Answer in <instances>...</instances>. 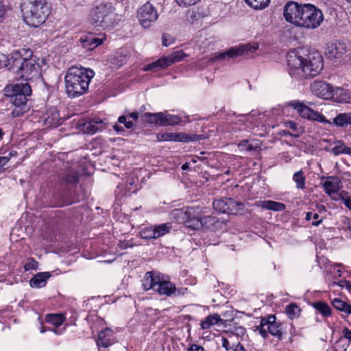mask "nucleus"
<instances>
[{
  "label": "nucleus",
  "mask_w": 351,
  "mask_h": 351,
  "mask_svg": "<svg viewBox=\"0 0 351 351\" xmlns=\"http://www.w3.org/2000/svg\"><path fill=\"white\" fill-rule=\"evenodd\" d=\"M287 60L289 73L297 80L315 77L324 67L322 56L317 51L309 53L304 58L295 51H291L287 55Z\"/></svg>",
  "instance_id": "f257e3e1"
},
{
  "label": "nucleus",
  "mask_w": 351,
  "mask_h": 351,
  "mask_svg": "<svg viewBox=\"0 0 351 351\" xmlns=\"http://www.w3.org/2000/svg\"><path fill=\"white\" fill-rule=\"evenodd\" d=\"M125 10L126 7L121 1H104L92 8L88 19L94 27L106 29L119 21Z\"/></svg>",
  "instance_id": "f03ea898"
},
{
  "label": "nucleus",
  "mask_w": 351,
  "mask_h": 351,
  "mask_svg": "<svg viewBox=\"0 0 351 351\" xmlns=\"http://www.w3.org/2000/svg\"><path fill=\"white\" fill-rule=\"evenodd\" d=\"M95 75L91 69L71 66L64 76L65 90L69 97H78L88 90L90 82Z\"/></svg>",
  "instance_id": "7ed1b4c3"
},
{
  "label": "nucleus",
  "mask_w": 351,
  "mask_h": 351,
  "mask_svg": "<svg viewBox=\"0 0 351 351\" xmlns=\"http://www.w3.org/2000/svg\"><path fill=\"white\" fill-rule=\"evenodd\" d=\"M24 52L25 49H21L11 54L9 59L10 69L25 81L39 78L41 75L43 61L33 57L32 51H29L30 58H24Z\"/></svg>",
  "instance_id": "20e7f679"
},
{
  "label": "nucleus",
  "mask_w": 351,
  "mask_h": 351,
  "mask_svg": "<svg viewBox=\"0 0 351 351\" xmlns=\"http://www.w3.org/2000/svg\"><path fill=\"white\" fill-rule=\"evenodd\" d=\"M21 9L24 21L34 27L44 23L50 14L47 0H22Z\"/></svg>",
  "instance_id": "39448f33"
},
{
  "label": "nucleus",
  "mask_w": 351,
  "mask_h": 351,
  "mask_svg": "<svg viewBox=\"0 0 351 351\" xmlns=\"http://www.w3.org/2000/svg\"><path fill=\"white\" fill-rule=\"evenodd\" d=\"M289 106H292L300 116L304 119L327 123L330 125L334 124L337 127H345L351 124V112L340 113L333 119V121H330L319 112L313 110L299 101H293L289 103Z\"/></svg>",
  "instance_id": "423d86ee"
},
{
  "label": "nucleus",
  "mask_w": 351,
  "mask_h": 351,
  "mask_svg": "<svg viewBox=\"0 0 351 351\" xmlns=\"http://www.w3.org/2000/svg\"><path fill=\"white\" fill-rule=\"evenodd\" d=\"M5 91L10 97L11 103L15 106L12 111L14 117H19L28 110L27 96L32 94V89L27 83H16L8 85L5 87Z\"/></svg>",
  "instance_id": "0eeeda50"
},
{
  "label": "nucleus",
  "mask_w": 351,
  "mask_h": 351,
  "mask_svg": "<svg viewBox=\"0 0 351 351\" xmlns=\"http://www.w3.org/2000/svg\"><path fill=\"white\" fill-rule=\"evenodd\" d=\"M202 214H206L203 207L190 206L181 209H175L171 213L173 218L192 230H199L202 228Z\"/></svg>",
  "instance_id": "6e6552de"
},
{
  "label": "nucleus",
  "mask_w": 351,
  "mask_h": 351,
  "mask_svg": "<svg viewBox=\"0 0 351 351\" xmlns=\"http://www.w3.org/2000/svg\"><path fill=\"white\" fill-rule=\"evenodd\" d=\"M299 27L306 29H315L319 27L324 19L321 10L312 4H304L301 14Z\"/></svg>",
  "instance_id": "1a4fd4ad"
},
{
  "label": "nucleus",
  "mask_w": 351,
  "mask_h": 351,
  "mask_svg": "<svg viewBox=\"0 0 351 351\" xmlns=\"http://www.w3.org/2000/svg\"><path fill=\"white\" fill-rule=\"evenodd\" d=\"M276 317L274 315H270L267 317L261 319L258 326L259 332L263 338L267 337V333L275 336L281 340L282 338V325L276 322Z\"/></svg>",
  "instance_id": "9d476101"
},
{
  "label": "nucleus",
  "mask_w": 351,
  "mask_h": 351,
  "mask_svg": "<svg viewBox=\"0 0 351 351\" xmlns=\"http://www.w3.org/2000/svg\"><path fill=\"white\" fill-rule=\"evenodd\" d=\"M158 19V11L149 2H146L137 11V19L143 28L151 27Z\"/></svg>",
  "instance_id": "9b49d317"
},
{
  "label": "nucleus",
  "mask_w": 351,
  "mask_h": 351,
  "mask_svg": "<svg viewBox=\"0 0 351 351\" xmlns=\"http://www.w3.org/2000/svg\"><path fill=\"white\" fill-rule=\"evenodd\" d=\"M213 206L215 210L220 213L232 215H237L243 208L241 203L232 198L215 199L213 201Z\"/></svg>",
  "instance_id": "f8f14e48"
},
{
  "label": "nucleus",
  "mask_w": 351,
  "mask_h": 351,
  "mask_svg": "<svg viewBox=\"0 0 351 351\" xmlns=\"http://www.w3.org/2000/svg\"><path fill=\"white\" fill-rule=\"evenodd\" d=\"M303 5L304 4H299L295 1L288 2L284 7V17L285 20L299 27Z\"/></svg>",
  "instance_id": "ddd939ff"
},
{
  "label": "nucleus",
  "mask_w": 351,
  "mask_h": 351,
  "mask_svg": "<svg viewBox=\"0 0 351 351\" xmlns=\"http://www.w3.org/2000/svg\"><path fill=\"white\" fill-rule=\"evenodd\" d=\"M348 51V47L345 42L341 40L330 41L326 45L325 55L330 60L340 59Z\"/></svg>",
  "instance_id": "4468645a"
},
{
  "label": "nucleus",
  "mask_w": 351,
  "mask_h": 351,
  "mask_svg": "<svg viewBox=\"0 0 351 351\" xmlns=\"http://www.w3.org/2000/svg\"><path fill=\"white\" fill-rule=\"evenodd\" d=\"M157 139L159 141L190 142L197 141L201 138L199 135H189L183 132H164L158 134Z\"/></svg>",
  "instance_id": "2eb2a0df"
},
{
  "label": "nucleus",
  "mask_w": 351,
  "mask_h": 351,
  "mask_svg": "<svg viewBox=\"0 0 351 351\" xmlns=\"http://www.w3.org/2000/svg\"><path fill=\"white\" fill-rule=\"evenodd\" d=\"M332 87L328 83L315 81L311 86L312 93L318 97L330 99L332 93Z\"/></svg>",
  "instance_id": "dca6fc26"
},
{
  "label": "nucleus",
  "mask_w": 351,
  "mask_h": 351,
  "mask_svg": "<svg viewBox=\"0 0 351 351\" xmlns=\"http://www.w3.org/2000/svg\"><path fill=\"white\" fill-rule=\"evenodd\" d=\"M114 343L115 338L113 331L110 328H106L98 333L96 343L99 349L101 347L107 348Z\"/></svg>",
  "instance_id": "f3484780"
},
{
  "label": "nucleus",
  "mask_w": 351,
  "mask_h": 351,
  "mask_svg": "<svg viewBox=\"0 0 351 351\" xmlns=\"http://www.w3.org/2000/svg\"><path fill=\"white\" fill-rule=\"evenodd\" d=\"M161 275L158 273L152 271H147L145 273L143 280L142 286L146 291L152 289L156 291L158 284L160 282Z\"/></svg>",
  "instance_id": "a211bd4d"
},
{
  "label": "nucleus",
  "mask_w": 351,
  "mask_h": 351,
  "mask_svg": "<svg viewBox=\"0 0 351 351\" xmlns=\"http://www.w3.org/2000/svg\"><path fill=\"white\" fill-rule=\"evenodd\" d=\"M156 291L160 295H166L167 296L173 294L176 295L177 292L179 293V291L176 289L175 285L169 280L165 279L163 276H160Z\"/></svg>",
  "instance_id": "6ab92c4d"
},
{
  "label": "nucleus",
  "mask_w": 351,
  "mask_h": 351,
  "mask_svg": "<svg viewBox=\"0 0 351 351\" xmlns=\"http://www.w3.org/2000/svg\"><path fill=\"white\" fill-rule=\"evenodd\" d=\"M103 40V38L96 37L93 34H88L82 36L80 39V41L83 48L86 49L87 50L94 49L97 46L101 45Z\"/></svg>",
  "instance_id": "aec40b11"
},
{
  "label": "nucleus",
  "mask_w": 351,
  "mask_h": 351,
  "mask_svg": "<svg viewBox=\"0 0 351 351\" xmlns=\"http://www.w3.org/2000/svg\"><path fill=\"white\" fill-rule=\"evenodd\" d=\"M324 191L328 195L337 193L341 188V181L338 177L330 176L323 183Z\"/></svg>",
  "instance_id": "412c9836"
},
{
  "label": "nucleus",
  "mask_w": 351,
  "mask_h": 351,
  "mask_svg": "<svg viewBox=\"0 0 351 351\" xmlns=\"http://www.w3.org/2000/svg\"><path fill=\"white\" fill-rule=\"evenodd\" d=\"M64 317L62 314H50L46 316V321L54 326L53 328L48 330L53 331L56 335H62L64 328L58 329V326L62 325L64 322Z\"/></svg>",
  "instance_id": "4be33fe9"
},
{
  "label": "nucleus",
  "mask_w": 351,
  "mask_h": 351,
  "mask_svg": "<svg viewBox=\"0 0 351 351\" xmlns=\"http://www.w3.org/2000/svg\"><path fill=\"white\" fill-rule=\"evenodd\" d=\"M330 99L337 103H349L350 102L351 97L350 92L348 90L337 87L332 88V93H331Z\"/></svg>",
  "instance_id": "5701e85b"
},
{
  "label": "nucleus",
  "mask_w": 351,
  "mask_h": 351,
  "mask_svg": "<svg viewBox=\"0 0 351 351\" xmlns=\"http://www.w3.org/2000/svg\"><path fill=\"white\" fill-rule=\"evenodd\" d=\"M43 119L45 125L56 126L59 123L60 115L55 108H50L43 114Z\"/></svg>",
  "instance_id": "b1692460"
},
{
  "label": "nucleus",
  "mask_w": 351,
  "mask_h": 351,
  "mask_svg": "<svg viewBox=\"0 0 351 351\" xmlns=\"http://www.w3.org/2000/svg\"><path fill=\"white\" fill-rule=\"evenodd\" d=\"M258 49L257 43L246 44L241 45L238 47L230 48L229 54L230 56H239L247 53L248 52L254 53Z\"/></svg>",
  "instance_id": "393cba45"
},
{
  "label": "nucleus",
  "mask_w": 351,
  "mask_h": 351,
  "mask_svg": "<svg viewBox=\"0 0 351 351\" xmlns=\"http://www.w3.org/2000/svg\"><path fill=\"white\" fill-rule=\"evenodd\" d=\"M226 320H223L221 319L219 315L217 313H214L207 316L202 322H201V328L202 330H206L210 328L212 326L217 324H220L223 326H226Z\"/></svg>",
  "instance_id": "a878e982"
},
{
  "label": "nucleus",
  "mask_w": 351,
  "mask_h": 351,
  "mask_svg": "<svg viewBox=\"0 0 351 351\" xmlns=\"http://www.w3.org/2000/svg\"><path fill=\"white\" fill-rule=\"evenodd\" d=\"M50 276L49 272H39L30 280V286L33 288H42L46 285L47 280Z\"/></svg>",
  "instance_id": "bb28decb"
},
{
  "label": "nucleus",
  "mask_w": 351,
  "mask_h": 351,
  "mask_svg": "<svg viewBox=\"0 0 351 351\" xmlns=\"http://www.w3.org/2000/svg\"><path fill=\"white\" fill-rule=\"evenodd\" d=\"M258 206L264 209L274 211H283L286 208V206L284 204L271 200L260 201L258 203Z\"/></svg>",
  "instance_id": "cd10ccee"
},
{
  "label": "nucleus",
  "mask_w": 351,
  "mask_h": 351,
  "mask_svg": "<svg viewBox=\"0 0 351 351\" xmlns=\"http://www.w3.org/2000/svg\"><path fill=\"white\" fill-rule=\"evenodd\" d=\"M334 143L335 146L330 149V152L335 156L351 154V148L347 147L343 141H336Z\"/></svg>",
  "instance_id": "c85d7f7f"
},
{
  "label": "nucleus",
  "mask_w": 351,
  "mask_h": 351,
  "mask_svg": "<svg viewBox=\"0 0 351 351\" xmlns=\"http://www.w3.org/2000/svg\"><path fill=\"white\" fill-rule=\"evenodd\" d=\"M160 126L175 125L181 121V119L177 115L161 112Z\"/></svg>",
  "instance_id": "c756f323"
},
{
  "label": "nucleus",
  "mask_w": 351,
  "mask_h": 351,
  "mask_svg": "<svg viewBox=\"0 0 351 351\" xmlns=\"http://www.w3.org/2000/svg\"><path fill=\"white\" fill-rule=\"evenodd\" d=\"M154 228L156 239L169 233L172 229V225L171 223L167 222L159 225H155L154 226Z\"/></svg>",
  "instance_id": "7c9ffc66"
},
{
  "label": "nucleus",
  "mask_w": 351,
  "mask_h": 351,
  "mask_svg": "<svg viewBox=\"0 0 351 351\" xmlns=\"http://www.w3.org/2000/svg\"><path fill=\"white\" fill-rule=\"evenodd\" d=\"M101 121L91 120L86 121L82 124V130L86 134H93L97 132L99 129V124L101 123Z\"/></svg>",
  "instance_id": "2f4dec72"
},
{
  "label": "nucleus",
  "mask_w": 351,
  "mask_h": 351,
  "mask_svg": "<svg viewBox=\"0 0 351 351\" xmlns=\"http://www.w3.org/2000/svg\"><path fill=\"white\" fill-rule=\"evenodd\" d=\"M167 64L166 63V61L165 60V58H161L158 59V60L153 62L150 64H148L146 65L143 70L144 71H158L162 69L167 68Z\"/></svg>",
  "instance_id": "473e14b6"
},
{
  "label": "nucleus",
  "mask_w": 351,
  "mask_h": 351,
  "mask_svg": "<svg viewBox=\"0 0 351 351\" xmlns=\"http://www.w3.org/2000/svg\"><path fill=\"white\" fill-rule=\"evenodd\" d=\"M186 56V55L182 50H180L176 51L173 53L170 54L169 56L164 58L167 64V66H169L170 65L176 62H180Z\"/></svg>",
  "instance_id": "72a5a7b5"
},
{
  "label": "nucleus",
  "mask_w": 351,
  "mask_h": 351,
  "mask_svg": "<svg viewBox=\"0 0 351 351\" xmlns=\"http://www.w3.org/2000/svg\"><path fill=\"white\" fill-rule=\"evenodd\" d=\"M332 302L333 306L337 310L341 311L347 315L351 314V306L348 304L347 302L339 298H335Z\"/></svg>",
  "instance_id": "f704fd0d"
},
{
  "label": "nucleus",
  "mask_w": 351,
  "mask_h": 351,
  "mask_svg": "<svg viewBox=\"0 0 351 351\" xmlns=\"http://www.w3.org/2000/svg\"><path fill=\"white\" fill-rule=\"evenodd\" d=\"M201 222L202 228H211L216 225L218 220L215 217L202 214Z\"/></svg>",
  "instance_id": "c9c22d12"
},
{
  "label": "nucleus",
  "mask_w": 351,
  "mask_h": 351,
  "mask_svg": "<svg viewBox=\"0 0 351 351\" xmlns=\"http://www.w3.org/2000/svg\"><path fill=\"white\" fill-rule=\"evenodd\" d=\"M254 114H248L247 115L245 114H241L237 117V120L236 121V123H238L242 125H244L245 129H247L251 128L250 125H251L252 122L254 120Z\"/></svg>",
  "instance_id": "e433bc0d"
},
{
  "label": "nucleus",
  "mask_w": 351,
  "mask_h": 351,
  "mask_svg": "<svg viewBox=\"0 0 351 351\" xmlns=\"http://www.w3.org/2000/svg\"><path fill=\"white\" fill-rule=\"evenodd\" d=\"M285 125L287 128L292 130V132H285L286 135H289L295 138L300 136L302 131L298 128L296 123L293 121H287L285 122Z\"/></svg>",
  "instance_id": "4c0bfd02"
},
{
  "label": "nucleus",
  "mask_w": 351,
  "mask_h": 351,
  "mask_svg": "<svg viewBox=\"0 0 351 351\" xmlns=\"http://www.w3.org/2000/svg\"><path fill=\"white\" fill-rule=\"evenodd\" d=\"M313 307L322 315L330 316L331 315V309L329 306L323 302H315L313 304Z\"/></svg>",
  "instance_id": "58836bf2"
},
{
  "label": "nucleus",
  "mask_w": 351,
  "mask_h": 351,
  "mask_svg": "<svg viewBox=\"0 0 351 351\" xmlns=\"http://www.w3.org/2000/svg\"><path fill=\"white\" fill-rule=\"evenodd\" d=\"M161 112L151 113L147 112L143 115L144 120L148 123H154L160 125L161 122Z\"/></svg>",
  "instance_id": "ea45409f"
},
{
  "label": "nucleus",
  "mask_w": 351,
  "mask_h": 351,
  "mask_svg": "<svg viewBox=\"0 0 351 351\" xmlns=\"http://www.w3.org/2000/svg\"><path fill=\"white\" fill-rule=\"evenodd\" d=\"M245 1L254 10H262L269 5L270 0H245Z\"/></svg>",
  "instance_id": "a19ab883"
},
{
  "label": "nucleus",
  "mask_w": 351,
  "mask_h": 351,
  "mask_svg": "<svg viewBox=\"0 0 351 351\" xmlns=\"http://www.w3.org/2000/svg\"><path fill=\"white\" fill-rule=\"evenodd\" d=\"M300 313V307L294 303L290 304L286 307V313L291 319H293L299 317Z\"/></svg>",
  "instance_id": "79ce46f5"
},
{
  "label": "nucleus",
  "mask_w": 351,
  "mask_h": 351,
  "mask_svg": "<svg viewBox=\"0 0 351 351\" xmlns=\"http://www.w3.org/2000/svg\"><path fill=\"white\" fill-rule=\"evenodd\" d=\"M293 181L296 183V188L298 189H305L306 178L303 175L302 171H299L293 174Z\"/></svg>",
  "instance_id": "37998d69"
},
{
  "label": "nucleus",
  "mask_w": 351,
  "mask_h": 351,
  "mask_svg": "<svg viewBox=\"0 0 351 351\" xmlns=\"http://www.w3.org/2000/svg\"><path fill=\"white\" fill-rule=\"evenodd\" d=\"M140 237L143 239L151 240L156 239L154 226L146 227L140 232Z\"/></svg>",
  "instance_id": "c03bdc74"
},
{
  "label": "nucleus",
  "mask_w": 351,
  "mask_h": 351,
  "mask_svg": "<svg viewBox=\"0 0 351 351\" xmlns=\"http://www.w3.org/2000/svg\"><path fill=\"white\" fill-rule=\"evenodd\" d=\"M319 217V215L317 213H313L311 212H307L306 213L305 219L307 221H310L311 219H315V221H313L312 222V225L317 226H319L322 222V219H319L318 220Z\"/></svg>",
  "instance_id": "a18cd8bd"
},
{
  "label": "nucleus",
  "mask_w": 351,
  "mask_h": 351,
  "mask_svg": "<svg viewBox=\"0 0 351 351\" xmlns=\"http://www.w3.org/2000/svg\"><path fill=\"white\" fill-rule=\"evenodd\" d=\"M339 198L343 202L344 205L351 210V199L348 195V192L342 191L339 193Z\"/></svg>",
  "instance_id": "49530a36"
},
{
  "label": "nucleus",
  "mask_w": 351,
  "mask_h": 351,
  "mask_svg": "<svg viewBox=\"0 0 351 351\" xmlns=\"http://www.w3.org/2000/svg\"><path fill=\"white\" fill-rule=\"evenodd\" d=\"M66 182L69 184H75L78 182V176L76 172L72 171L64 177Z\"/></svg>",
  "instance_id": "de8ad7c7"
},
{
  "label": "nucleus",
  "mask_w": 351,
  "mask_h": 351,
  "mask_svg": "<svg viewBox=\"0 0 351 351\" xmlns=\"http://www.w3.org/2000/svg\"><path fill=\"white\" fill-rule=\"evenodd\" d=\"M38 262L34 258H30L27 260V263L25 265L24 269L25 271L34 270L38 268Z\"/></svg>",
  "instance_id": "09e8293b"
},
{
  "label": "nucleus",
  "mask_w": 351,
  "mask_h": 351,
  "mask_svg": "<svg viewBox=\"0 0 351 351\" xmlns=\"http://www.w3.org/2000/svg\"><path fill=\"white\" fill-rule=\"evenodd\" d=\"M230 51V49H228L227 51L226 52H223V53H219L218 54H215L213 58H212V61L213 62H215V61H217V60H224L226 58V57H228V58H234V57H237V56H230L229 54V52Z\"/></svg>",
  "instance_id": "8fccbe9b"
},
{
  "label": "nucleus",
  "mask_w": 351,
  "mask_h": 351,
  "mask_svg": "<svg viewBox=\"0 0 351 351\" xmlns=\"http://www.w3.org/2000/svg\"><path fill=\"white\" fill-rule=\"evenodd\" d=\"M238 147L240 150L251 151L253 149L252 145L246 140L241 141L239 143Z\"/></svg>",
  "instance_id": "3c124183"
},
{
  "label": "nucleus",
  "mask_w": 351,
  "mask_h": 351,
  "mask_svg": "<svg viewBox=\"0 0 351 351\" xmlns=\"http://www.w3.org/2000/svg\"><path fill=\"white\" fill-rule=\"evenodd\" d=\"M180 6L187 7L195 4L199 0H176Z\"/></svg>",
  "instance_id": "603ef678"
},
{
  "label": "nucleus",
  "mask_w": 351,
  "mask_h": 351,
  "mask_svg": "<svg viewBox=\"0 0 351 351\" xmlns=\"http://www.w3.org/2000/svg\"><path fill=\"white\" fill-rule=\"evenodd\" d=\"M162 45L165 47H168L173 43V39L171 36H170L167 34H163L162 37Z\"/></svg>",
  "instance_id": "864d4df0"
},
{
  "label": "nucleus",
  "mask_w": 351,
  "mask_h": 351,
  "mask_svg": "<svg viewBox=\"0 0 351 351\" xmlns=\"http://www.w3.org/2000/svg\"><path fill=\"white\" fill-rule=\"evenodd\" d=\"M119 121L121 123H123L125 127L128 129H131L134 126L133 122L131 121H127L125 116L119 117Z\"/></svg>",
  "instance_id": "5fc2aeb1"
},
{
  "label": "nucleus",
  "mask_w": 351,
  "mask_h": 351,
  "mask_svg": "<svg viewBox=\"0 0 351 351\" xmlns=\"http://www.w3.org/2000/svg\"><path fill=\"white\" fill-rule=\"evenodd\" d=\"M8 10L7 6L3 1H0V23H1L6 14Z\"/></svg>",
  "instance_id": "6e6d98bb"
},
{
  "label": "nucleus",
  "mask_w": 351,
  "mask_h": 351,
  "mask_svg": "<svg viewBox=\"0 0 351 351\" xmlns=\"http://www.w3.org/2000/svg\"><path fill=\"white\" fill-rule=\"evenodd\" d=\"M349 282H349V281H347V280H341V281H339V282H337L334 281V282H331L329 285H330V287H334V286L337 285V286H339V287H345V288H346V287H347V286L348 285Z\"/></svg>",
  "instance_id": "4d7b16f0"
},
{
  "label": "nucleus",
  "mask_w": 351,
  "mask_h": 351,
  "mask_svg": "<svg viewBox=\"0 0 351 351\" xmlns=\"http://www.w3.org/2000/svg\"><path fill=\"white\" fill-rule=\"evenodd\" d=\"M342 334L344 338L351 341V330H349L347 327H344L342 330Z\"/></svg>",
  "instance_id": "13d9d810"
},
{
  "label": "nucleus",
  "mask_w": 351,
  "mask_h": 351,
  "mask_svg": "<svg viewBox=\"0 0 351 351\" xmlns=\"http://www.w3.org/2000/svg\"><path fill=\"white\" fill-rule=\"evenodd\" d=\"M188 351H204V348L197 344H192L189 348Z\"/></svg>",
  "instance_id": "bf43d9fd"
},
{
  "label": "nucleus",
  "mask_w": 351,
  "mask_h": 351,
  "mask_svg": "<svg viewBox=\"0 0 351 351\" xmlns=\"http://www.w3.org/2000/svg\"><path fill=\"white\" fill-rule=\"evenodd\" d=\"M221 345H222V347H223L226 350H230V347H229L230 343H229V341L226 338L222 337Z\"/></svg>",
  "instance_id": "052dcab7"
},
{
  "label": "nucleus",
  "mask_w": 351,
  "mask_h": 351,
  "mask_svg": "<svg viewBox=\"0 0 351 351\" xmlns=\"http://www.w3.org/2000/svg\"><path fill=\"white\" fill-rule=\"evenodd\" d=\"M234 351H246L244 347L241 344L238 343L234 349Z\"/></svg>",
  "instance_id": "680f3d73"
},
{
  "label": "nucleus",
  "mask_w": 351,
  "mask_h": 351,
  "mask_svg": "<svg viewBox=\"0 0 351 351\" xmlns=\"http://www.w3.org/2000/svg\"><path fill=\"white\" fill-rule=\"evenodd\" d=\"M130 117L134 120H137L138 118V113L136 112H134L130 114Z\"/></svg>",
  "instance_id": "e2e57ef3"
},
{
  "label": "nucleus",
  "mask_w": 351,
  "mask_h": 351,
  "mask_svg": "<svg viewBox=\"0 0 351 351\" xmlns=\"http://www.w3.org/2000/svg\"><path fill=\"white\" fill-rule=\"evenodd\" d=\"M237 332L239 335H243L245 332V329L243 327H239L237 329Z\"/></svg>",
  "instance_id": "0e129e2a"
},
{
  "label": "nucleus",
  "mask_w": 351,
  "mask_h": 351,
  "mask_svg": "<svg viewBox=\"0 0 351 351\" xmlns=\"http://www.w3.org/2000/svg\"><path fill=\"white\" fill-rule=\"evenodd\" d=\"M188 168H189L188 163L183 164L182 166V169L183 170L187 169Z\"/></svg>",
  "instance_id": "69168bd1"
},
{
  "label": "nucleus",
  "mask_w": 351,
  "mask_h": 351,
  "mask_svg": "<svg viewBox=\"0 0 351 351\" xmlns=\"http://www.w3.org/2000/svg\"><path fill=\"white\" fill-rule=\"evenodd\" d=\"M114 129L115 130H117V131H119V130H121V127H120V126H119V125H115L114 126Z\"/></svg>",
  "instance_id": "338daca9"
},
{
  "label": "nucleus",
  "mask_w": 351,
  "mask_h": 351,
  "mask_svg": "<svg viewBox=\"0 0 351 351\" xmlns=\"http://www.w3.org/2000/svg\"><path fill=\"white\" fill-rule=\"evenodd\" d=\"M346 289L348 290H349L350 291H351V283L350 282H349L348 285L347 286Z\"/></svg>",
  "instance_id": "774afa93"
}]
</instances>
